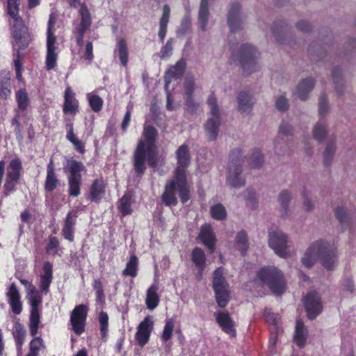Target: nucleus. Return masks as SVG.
<instances>
[{
  "instance_id": "obj_21",
  "label": "nucleus",
  "mask_w": 356,
  "mask_h": 356,
  "mask_svg": "<svg viewBox=\"0 0 356 356\" xmlns=\"http://www.w3.org/2000/svg\"><path fill=\"white\" fill-rule=\"evenodd\" d=\"M42 274L40 277L39 288L42 293L47 294L53 280V265L49 261H44L42 268Z\"/></svg>"
},
{
  "instance_id": "obj_41",
  "label": "nucleus",
  "mask_w": 356,
  "mask_h": 356,
  "mask_svg": "<svg viewBox=\"0 0 356 356\" xmlns=\"http://www.w3.org/2000/svg\"><path fill=\"white\" fill-rule=\"evenodd\" d=\"M138 271V259L136 255H131L126 264L125 268L122 270L124 276L135 277Z\"/></svg>"
},
{
  "instance_id": "obj_55",
  "label": "nucleus",
  "mask_w": 356,
  "mask_h": 356,
  "mask_svg": "<svg viewBox=\"0 0 356 356\" xmlns=\"http://www.w3.org/2000/svg\"><path fill=\"white\" fill-rule=\"evenodd\" d=\"M328 111L327 95L324 92L319 97L318 112L321 117H324Z\"/></svg>"
},
{
  "instance_id": "obj_18",
  "label": "nucleus",
  "mask_w": 356,
  "mask_h": 356,
  "mask_svg": "<svg viewBox=\"0 0 356 356\" xmlns=\"http://www.w3.org/2000/svg\"><path fill=\"white\" fill-rule=\"evenodd\" d=\"M79 101L75 98V93L71 87L65 88L63 111L64 114H71L73 117L79 112Z\"/></svg>"
},
{
  "instance_id": "obj_1",
  "label": "nucleus",
  "mask_w": 356,
  "mask_h": 356,
  "mask_svg": "<svg viewBox=\"0 0 356 356\" xmlns=\"http://www.w3.org/2000/svg\"><path fill=\"white\" fill-rule=\"evenodd\" d=\"M177 158L178 161L174 172V178L165 183L164 191L161 197L162 202L167 207L177 205V191L182 204H186L191 197L190 186L186 177L191 157Z\"/></svg>"
},
{
  "instance_id": "obj_10",
  "label": "nucleus",
  "mask_w": 356,
  "mask_h": 356,
  "mask_svg": "<svg viewBox=\"0 0 356 356\" xmlns=\"http://www.w3.org/2000/svg\"><path fill=\"white\" fill-rule=\"evenodd\" d=\"M242 161L240 157H232L228 163L227 184L234 188H240L245 184V180L241 177Z\"/></svg>"
},
{
  "instance_id": "obj_57",
  "label": "nucleus",
  "mask_w": 356,
  "mask_h": 356,
  "mask_svg": "<svg viewBox=\"0 0 356 356\" xmlns=\"http://www.w3.org/2000/svg\"><path fill=\"white\" fill-rule=\"evenodd\" d=\"M291 200V194L287 191H282L279 195V202L285 213L287 212L289 203Z\"/></svg>"
},
{
  "instance_id": "obj_28",
  "label": "nucleus",
  "mask_w": 356,
  "mask_h": 356,
  "mask_svg": "<svg viewBox=\"0 0 356 356\" xmlns=\"http://www.w3.org/2000/svg\"><path fill=\"white\" fill-rule=\"evenodd\" d=\"M237 99L238 111L241 113H249L254 105L252 96L246 92L242 91L238 94Z\"/></svg>"
},
{
  "instance_id": "obj_27",
  "label": "nucleus",
  "mask_w": 356,
  "mask_h": 356,
  "mask_svg": "<svg viewBox=\"0 0 356 356\" xmlns=\"http://www.w3.org/2000/svg\"><path fill=\"white\" fill-rule=\"evenodd\" d=\"M59 184L56 173L54 172L53 161L51 159L47 165V177L44 183V189L47 192H52L54 191Z\"/></svg>"
},
{
  "instance_id": "obj_53",
  "label": "nucleus",
  "mask_w": 356,
  "mask_h": 356,
  "mask_svg": "<svg viewBox=\"0 0 356 356\" xmlns=\"http://www.w3.org/2000/svg\"><path fill=\"white\" fill-rule=\"evenodd\" d=\"M174 322L172 319L168 320L165 322L164 329L161 335V339L163 341H168L170 340L172 335V332L174 329Z\"/></svg>"
},
{
  "instance_id": "obj_13",
  "label": "nucleus",
  "mask_w": 356,
  "mask_h": 356,
  "mask_svg": "<svg viewBox=\"0 0 356 356\" xmlns=\"http://www.w3.org/2000/svg\"><path fill=\"white\" fill-rule=\"evenodd\" d=\"M287 236L282 232L269 233L268 245L281 257H286L287 252Z\"/></svg>"
},
{
  "instance_id": "obj_29",
  "label": "nucleus",
  "mask_w": 356,
  "mask_h": 356,
  "mask_svg": "<svg viewBox=\"0 0 356 356\" xmlns=\"http://www.w3.org/2000/svg\"><path fill=\"white\" fill-rule=\"evenodd\" d=\"M133 194L130 191L125 192L119 200L118 209L123 216L131 215L133 212L131 204L134 202Z\"/></svg>"
},
{
  "instance_id": "obj_7",
  "label": "nucleus",
  "mask_w": 356,
  "mask_h": 356,
  "mask_svg": "<svg viewBox=\"0 0 356 356\" xmlns=\"http://www.w3.org/2000/svg\"><path fill=\"white\" fill-rule=\"evenodd\" d=\"M207 104L210 108L211 117L205 124V130L209 140H215L218 136L220 124L219 108L213 92L209 95Z\"/></svg>"
},
{
  "instance_id": "obj_38",
  "label": "nucleus",
  "mask_w": 356,
  "mask_h": 356,
  "mask_svg": "<svg viewBox=\"0 0 356 356\" xmlns=\"http://www.w3.org/2000/svg\"><path fill=\"white\" fill-rule=\"evenodd\" d=\"M15 99L18 109L24 112L30 104V99L25 88H20L15 92Z\"/></svg>"
},
{
  "instance_id": "obj_17",
  "label": "nucleus",
  "mask_w": 356,
  "mask_h": 356,
  "mask_svg": "<svg viewBox=\"0 0 356 356\" xmlns=\"http://www.w3.org/2000/svg\"><path fill=\"white\" fill-rule=\"evenodd\" d=\"M197 238L211 252H214L216 249V237L211 225L204 224L201 226Z\"/></svg>"
},
{
  "instance_id": "obj_16",
  "label": "nucleus",
  "mask_w": 356,
  "mask_h": 356,
  "mask_svg": "<svg viewBox=\"0 0 356 356\" xmlns=\"http://www.w3.org/2000/svg\"><path fill=\"white\" fill-rule=\"evenodd\" d=\"M77 217V211L72 209L68 211L64 220L62 235L65 239L70 242H73L74 240V227Z\"/></svg>"
},
{
  "instance_id": "obj_39",
  "label": "nucleus",
  "mask_w": 356,
  "mask_h": 356,
  "mask_svg": "<svg viewBox=\"0 0 356 356\" xmlns=\"http://www.w3.org/2000/svg\"><path fill=\"white\" fill-rule=\"evenodd\" d=\"M118 56L121 65L127 67L129 61L128 47L125 39L119 38L117 41Z\"/></svg>"
},
{
  "instance_id": "obj_15",
  "label": "nucleus",
  "mask_w": 356,
  "mask_h": 356,
  "mask_svg": "<svg viewBox=\"0 0 356 356\" xmlns=\"http://www.w3.org/2000/svg\"><path fill=\"white\" fill-rule=\"evenodd\" d=\"M153 328V322L149 316H147L139 324L136 333V340L138 345L143 347L149 340L150 334Z\"/></svg>"
},
{
  "instance_id": "obj_36",
  "label": "nucleus",
  "mask_w": 356,
  "mask_h": 356,
  "mask_svg": "<svg viewBox=\"0 0 356 356\" xmlns=\"http://www.w3.org/2000/svg\"><path fill=\"white\" fill-rule=\"evenodd\" d=\"M40 309H31L29 328L31 336L37 335L40 323Z\"/></svg>"
},
{
  "instance_id": "obj_9",
  "label": "nucleus",
  "mask_w": 356,
  "mask_h": 356,
  "mask_svg": "<svg viewBox=\"0 0 356 356\" xmlns=\"http://www.w3.org/2000/svg\"><path fill=\"white\" fill-rule=\"evenodd\" d=\"M84 166L81 163L73 161L68 168V194L71 197H78L81 194V186L82 183L81 172L84 170Z\"/></svg>"
},
{
  "instance_id": "obj_62",
  "label": "nucleus",
  "mask_w": 356,
  "mask_h": 356,
  "mask_svg": "<svg viewBox=\"0 0 356 356\" xmlns=\"http://www.w3.org/2000/svg\"><path fill=\"white\" fill-rule=\"evenodd\" d=\"M186 102V111L191 114H194L196 113L198 104L195 102L193 97H185Z\"/></svg>"
},
{
  "instance_id": "obj_22",
  "label": "nucleus",
  "mask_w": 356,
  "mask_h": 356,
  "mask_svg": "<svg viewBox=\"0 0 356 356\" xmlns=\"http://www.w3.org/2000/svg\"><path fill=\"white\" fill-rule=\"evenodd\" d=\"M8 304L13 314L18 315L22 311V304L20 300V293L15 283H12L7 292Z\"/></svg>"
},
{
  "instance_id": "obj_60",
  "label": "nucleus",
  "mask_w": 356,
  "mask_h": 356,
  "mask_svg": "<svg viewBox=\"0 0 356 356\" xmlns=\"http://www.w3.org/2000/svg\"><path fill=\"white\" fill-rule=\"evenodd\" d=\"M82 58L86 60L92 61L94 58L93 54V44L90 41H87L86 43V48L82 56Z\"/></svg>"
},
{
  "instance_id": "obj_50",
  "label": "nucleus",
  "mask_w": 356,
  "mask_h": 356,
  "mask_svg": "<svg viewBox=\"0 0 356 356\" xmlns=\"http://www.w3.org/2000/svg\"><path fill=\"white\" fill-rule=\"evenodd\" d=\"M58 54L56 53V50H47L45 60L47 70L50 71L55 69Z\"/></svg>"
},
{
  "instance_id": "obj_63",
  "label": "nucleus",
  "mask_w": 356,
  "mask_h": 356,
  "mask_svg": "<svg viewBox=\"0 0 356 356\" xmlns=\"http://www.w3.org/2000/svg\"><path fill=\"white\" fill-rule=\"evenodd\" d=\"M56 38L53 31L47 32V50H56Z\"/></svg>"
},
{
  "instance_id": "obj_11",
  "label": "nucleus",
  "mask_w": 356,
  "mask_h": 356,
  "mask_svg": "<svg viewBox=\"0 0 356 356\" xmlns=\"http://www.w3.org/2000/svg\"><path fill=\"white\" fill-rule=\"evenodd\" d=\"M88 307L81 304L76 305L70 314V323L72 330L77 335H81L85 331Z\"/></svg>"
},
{
  "instance_id": "obj_42",
  "label": "nucleus",
  "mask_w": 356,
  "mask_h": 356,
  "mask_svg": "<svg viewBox=\"0 0 356 356\" xmlns=\"http://www.w3.org/2000/svg\"><path fill=\"white\" fill-rule=\"evenodd\" d=\"M87 99L91 110L95 113L102 111L104 105L103 99L98 95L93 93L87 94Z\"/></svg>"
},
{
  "instance_id": "obj_24",
  "label": "nucleus",
  "mask_w": 356,
  "mask_h": 356,
  "mask_svg": "<svg viewBox=\"0 0 356 356\" xmlns=\"http://www.w3.org/2000/svg\"><path fill=\"white\" fill-rule=\"evenodd\" d=\"M11 93V74L8 70H2L0 71V99L6 100Z\"/></svg>"
},
{
  "instance_id": "obj_34",
  "label": "nucleus",
  "mask_w": 356,
  "mask_h": 356,
  "mask_svg": "<svg viewBox=\"0 0 356 356\" xmlns=\"http://www.w3.org/2000/svg\"><path fill=\"white\" fill-rule=\"evenodd\" d=\"M22 171V165L20 160L19 159H13L10 161L8 165L6 178L19 181L21 177Z\"/></svg>"
},
{
  "instance_id": "obj_51",
  "label": "nucleus",
  "mask_w": 356,
  "mask_h": 356,
  "mask_svg": "<svg viewBox=\"0 0 356 356\" xmlns=\"http://www.w3.org/2000/svg\"><path fill=\"white\" fill-rule=\"evenodd\" d=\"M326 135V127L320 122L317 123L313 129V136L314 139L318 142H322L324 140Z\"/></svg>"
},
{
  "instance_id": "obj_5",
  "label": "nucleus",
  "mask_w": 356,
  "mask_h": 356,
  "mask_svg": "<svg viewBox=\"0 0 356 356\" xmlns=\"http://www.w3.org/2000/svg\"><path fill=\"white\" fill-rule=\"evenodd\" d=\"M232 56H236L240 62L241 66L243 72L247 74H250L259 70L257 60L260 56L257 49L249 44H243L240 47L237 55L234 54V51H232Z\"/></svg>"
},
{
  "instance_id": "obj_25",
  "label": "nucleus",
  "mask_w": 356,
  "mask_h": 356,
  "mask_svg": "<svg viewBox=\"0 0 356 356\" xmlns=\"http://www.w3.org/2000/svg\"><path fill=\"white\" fill-rule=\"evenodd\" d=\"M308 334V330L304 322L301 319H298L293 334V341L298 348H303L305 346Z\"/></svg>"
},
{
  "instance_id": "obj_49",
  "label": "nucleus",
  "mask_w": 356,
  "mask_h": 356,
  "mask_svg": "<svg viewBox=\"0 0 356 356\" xmlns=\"http://www.w3.org/2000/svg\"><path fill=\"white\" fill-rule=\"evenodd\" d=\"M335 216L343 229H345L350 224V217L346 211L341 207H337L335 209Z\"/></svg>"
},
{
  "instance_id": "obj_45",
  "label": "nucleus",
  "mask_w": 356,
  "mask_h": 356,
  "mask_svg": "<svg viewBox=\"0 0 356 356\" xmlns=\"http://www.w3.org/2000/svg\"><path fill=\"white\" fill-rule=\"evenodd\" d=\"M211 217L217 220H223L227 217V211L222 204H216L210 208Z\"/></svg>"
},
{
  "instance_id": "obj_37",
  "label": "nucleus",
  "mask_w": 356,
  "mask_h": 356,
  "mask_svg": "<svg viewBox=\"0 0 356 356\" xmlns=\"http://www.w3.org/2000/svg\"><path fill=\"white\" fill-rule=\"evenodd\" d=\"M191 261L197 268L204 270L206 267V254L204 251L200 248L195 247L191 252Z\"/></svg>"
},
{
  "instance_id": "obj_48",
  "label": "nucleus",
  "mask_w": 356,
  "mask_h": 356,
  "mask_svg": "<svg viewBox=\"0 0 356 356\" xmlns=\"http://www.w3.org/2000/svg\"><path fill=\"white\" fill-rule=\"evenodd\" d=\"M33 339L29 344V352L40 355V350L44 347V341L40 337L32 336Z\"/></svg>"
},
{
  "instance_id": "obj_54",
  "label": "nucleus",
  "mask_w": 356,
  "mask_h": 356,
  "mask_svg": "<svg viewBox=\"0 0 356 356\" xmlns=\"http://www.w3.org/2000/svg\"><path fill=\"white\" fill-rule=\"evenodd\" d=\"M286 28V26H285L284 22L282 21L274 22L273 26L272 27V31L275 38L276 41L278 43H281L282 41V38H280L279 32L283 33Z\"/></svg>"
},
{
  "instance_id": "obj_61",
  "label": "nucleus",
  "mask_w": 356,
  "mask_h": 356,
  "mask_svg": "<svg viewBox=\"0 0 356 356\" xmlns=\"http://www.w3.org/2000/svg\"><path fill=\"white\" fill-rule=\"evenodd\" d=\"M172 38H169L165 44L161 47L160 51L161 58H164L168 57L171 54L172 51Z\"/></svg>"
},
{
  "instance_id": "obj_6",
  "label": "nucleus",
  "mask_w": 356,
  "mask_h": 356,
  "mask_svg": "<svg viewBox=\"0 0 356 356\" xmlns=\"http://www.w3.org/2000/svg\"><path fill=\"white\" fill-rule=\"evenodd\" d=\"M158 131L152 125H145L142 138L138 141L134 156H156Z\"/></svg>"
},
{
  "instance_id": "obj_59",
  "label": "nucleus",
  "mask_w": 356,
  "mask_h": 356,
  "mask_svg": "<svg viewBox=\"0 0 356 356\" xmlns=\"http://www.w3.org/2000/svg\"><path fill=\"white\" fill-rule=\"evenodd\" d=\"M18 181L11 180L10 179L6 178L3 185L4 192L3 195L7 197L11 193H13L16 190L15 185Z\"/></svg>"
},
{
  "instance_id": "obj_23",
  "label": "nucleus",
  "mask_w": 356,
  "mask_h": 356,
  "mask_svg": "<svg viewBox=\"0 0 356 356\" xmlns=\"http://www.w3.org/2000/svg\"><path fill=\"white\" fill-rule=\"evenodd\" d=\"M241 6L239 3L235 2L231 5L227 15V23L232 33H234L241 28V20L240 18V10Z\"/></svg>"
},
{
  "instance_id": "obj_43",
  "label": "nucleus",
  "mask_w": 356,
  "mask_h": 356,
  "mask_svg": "<svg viewBox=\"0 0 356 356\" xmlns=\"http://www.w3.org/2000/svg\"><path fill=\"white\" fill-rule=\"evenodd\" d=\"M332 77L335 85V89L339 96L343 95V88L341 83V69L339 67H334L332 70Z\"/></svg>"
},
{
  "instance_id": "obj_19",
  "label": "nucleus",
  "mask_w": 356,
  "mask_h": 356,
  "mask_svg": "<svg viewBox=\"0 0 356 356\" xmlns=\"http://www.w3.org/2000/svg\"><path fill=\"white\" fill-rule=\"evenodd\" d=\"M106 183L102 177L93 181L90 189L89 195L91 202L99 203L106 194Z\"/></svg>"
},
{
  "instance_id": "obj_4",
  "label": "nucleus",
  "mask_w": 356,
  "mask_h": 356,
  "mask_svg": "<svg viewBox=\"0 0 356 356\" xmlns=\"http://www.w3.org/2000/svg\"><path fill=\"white\" fill-rule=\"evenodd\" d=\"M213 289L217 305L225 308L230 300L229 285L224 276L222 267L217 268L213 274Z\"/></svg>"
},
{
  "instance_id": "obj_52",
  "label": "nucleus",
  "mask_w": 356,
  "mask_h": 356,
  "mask_svg": "<svg viewBox=\"0 0 356 356\" xmlns=\"http://www.w3.org/2000/svg\"><path fill=\"white\" fill-rule=\"evenodd\" d=\"M60 242L57 237L50 236L49 237V241L47 243L45 250L46 252L49 254L56 255L58 252V248L59 247Z\"/></svg>"
},
{
  "instance_id": "obj_8",
  "label": "nucleus",
  "mask_w": 356,
  "mask_h": 356,
  "mask_svg": "<svg viewBox=\"0 0 356 356\" xmlns=\"http://www.w3.org/2000/svg\"><path fill=\"white\" fill-rule=\"evenodd\" d=\"M10 34L13 47L17 49V52L26 49L33 40L32 35L24 20L13 24L10 29Z\"/></svg>"
},
{
  "instance_id": "obj_44",
  "label": "nucleus",
  "mask_w": 356,
  "mask_h": 356,
  "mask_svg": "<svg viewBox=\"0 0 356 356\" xmlns=\"http://www.w3.org/2000/svg\"><path fill=\"white\" fill-rule=\"evenodd\" d=\"M100 325V334L102 339L107 337L108 332V316L106 312L102 311L98 316Z\"/></svg>"
},
{
  "instance_id": "obj_3",
  "label": "nucleus",
  "mask_w": 356,
  "mask_h": 356,
  "mask_svg": "<svg viewBox=\"0 0 356 356\" xmlns=\"http://www.w3.org/2000/svg\"><path fill=\"white\" fill-rule=\"evenodd\" d=\"M257 277L275 295L281 296L286 291L283 273L275 266H264L257 273Z\"/></svg>"
},
{
  "instance_id": "obj_33",
  "label": "nucleus",
  "mask_w": 356,
  "mask_h": 356,
  "mask_svg": "<svg viewBox=\"0 0 356 356\" xmlns=\"http://www.w3.org/2000/svg\"><path fill=\"white\" fill-rule=\"evenodd\" d=\"M158 286L152 284L147 291L145 303L148 309H154L159 304L160 298L157 293Z\"/></svg>"
},
{
  "instance_id": "obj_26",
  "label": "nucleus",
  "mask_w": 356,
  "mask_h": 356,
  "mask_svg": "<svg viewBox=\"0 0 356 356\" xmlns=\"http://www.w3.org/2000/svg\"><path fill=\"white\" fill-rule=\"evenodd\" d=\"M12 335L13 337L17 352L21 353L22 346L25 342L26 330L24 325L20 323L19 320L16 321L14 323Z\"/></svg>"
},
{
  "instance_id": "obj_12",
  "label": "nucleus",
  "mask_w": 356,
  "mask_h": 356,
  "mask_svg": "<svg viewBox=\"0 0 356 356\" xmlns=\"http://www.w3.org/2000/svg\"><path fill=\"white\" fill-rule=\"evenodd\" d=\"M303 303L309 319H315L323 310L320 295L314 291L309 292L303 298Z\"/></svg>"
},
{
  "instance_id": "obj_2",
  "label": "nucleus",
  "mask_w": 356,
  "mask_h": 356,
  "mask_svg": "<svg viewBox=\"0 0 356 356\" xmlns=\"http://www.w3.org/2000/svg\"><path fill=\"white\" fill-rule=\"evenodd\" d=\"M317 259L327 270H333L338 261L337 248L323 240L314 242L305 251L302 263L309 268Z\"/></svg>"
},
{
  "instance_id": "obj_58",
  "label": "nucleus",
  "mask_w": 356,
  "mask_h": 356,
  "mask_svg": "<svg viewBox=\"0 0 356 356\" xmlns=\"http://www.w3.org/2000/svg\"><path fill=\"white\" fill-rule=\"evenodd\" d=\"M146 157H135L134 160V169L135 171L140 175L144 174L146 167L145 161Z\"/></svg>"
},
{
  "instance_id": "obj_30",
  "label": "nucleus",
  "mask_w": 356,
  "mask_h": 356,
  "mask_svg": "<svg viewBox=\"0 0 356 356\" xmlns=\"http://www.w3.org/2000/svg\"><path fill=\"white\" fill-rule=\"evenodd\" d=\"M315 81L312 78L302 80L297 86V95L302 101H305L309 93L313 90Z\"/></svg>"
},
{
  "instance_id": "obj_64",
  "label": "nucleus",
  "mask_w": 356,
  "mask_h": 356,
  "mask_svg": "<svg viewBox=\"0 0 356 356\" xmlns=\"http://www.w3.org/2000/svg\"><path fill=\"white\" fill-rule=\"evenodd\" d=\"M276 108L280 111H285L289 108V102L287 99L281 96L277 99L275 102Z\"/></svg>"
},
{
  "instance_id": "obj_46",
  "label": "nucleus",
  "mask_w": 356,
  "mask_h": 356,
  "mask_svg": "<svg viewBox=\"0 0 356 356\" xmlns=\"http://www.w3.org/2000/svg\"><path fill=\"white\" fill-rule=\"evenodd\" d=\"M30 293L31 309H40L42 304V296L33 284H30Z\"/></svg>"
},
{
  "instance_id": "obj_31",
  "label": "nucleus",
  "mask_w": 356,
  "mask_h": 356,
  "mask_svg": "<svg viewBox=\"0 0 356 356\" xmlns=\"http://www.w3.org/2000/svg\"><path fill=\"white\" fill-rule=\"evenodd\" d=\"M170 8L168 5L163 6V14L159 21V38L161 42H163L167 33L168 24L169 22Z\"/></svg>"
},
{
  "instance_id": "obj_35",
  "label": "nucleus",
  "mask_w": 356,
  "mask_h": 356,
  "mask_svg": "<svg viewBox=\"0 0 356 356\" xmlns=\"http://www.w3.org/2000/svg\"><path fill=\"white\" fill-rule=\"evenodd\" d=\"M234 246L238 251H240L243 257L246 254L249 248V241L248 236L245 231L241 230L237 233L234 241Z\"/></svg>"
},
{
  "instance_id": "obj_56",
  "label": "nucleus",
  "mask_w": 356,
  "mask_h": 356,
  "mask_svg": "<svg viewBox=\"0 0 356 356\" xmlns=\"http://www.w3.org/2000/svg\"><path fill=\"white\" fill-rule=\"evenodd\" d=\"M184 98L193 97V92L195 90V81L193 78L187 79L184 84Z\"/></svg>"
},
{
  "instance_id": "obj_20",
  "label": "nucleus",
  "mask_w": 356,
  "mask_h": 356,
  "mask_svg": "<svg viewBox=\"0 0 356 356\" xmlns=\"http://www.w3.org/2000/svg\"><path fill=\"white\" fill-rule=\"evenodd\" d=\"M186 67V62L184 58L178 60L171 66L165 74V86L168 87L172 79H178L183 76Z\"/></svg>"
},
{
  "instance_id": "obj_47",
  "label": "nucleus",
  "mask_w": 356,
  "mask_h": 356,
  "mask_svg": "<svg viewBox=\"0 0 356 356\" xmlns=\"http://www.w3.org/2000/svg\"><path fill=\"white\" fill-rule=\"evenodd\" d=\"M19 6L18 1H11L7 3V14L14 20V23H17L18 21H23L22 18L19 15Z\"/></svg>"
},
{
  "instance_id": "obj_14",
  "label": "nucleus",
  "mask_w": 356,
  "mask_h": 356,
  "mask_svg": "<svg viewBox=\"0 0 356 356\" xmlns=\"http://www.w3.org/2000/svg\"><path fill=\"white\" fill-rule=\"evenodd\" d=\"M216 321L222 330L229 335L230 337H236V323L230 316L228 312H220L215 314Z\"/></svg>"
},
{
  "instance_id": "obj_32",
  "label": "nucleus",
  "mask_w": 356,
  "mask_h": 356,
  "mask_svg": "<svg viewBox=\"0 0 356 356\" xmlns=\"http://www.w3.org/2000/svg\"><path fill=\"white\" fill-rule=\"evenodd\" d=\"M79 15L80 22L75 28L88 31L92 25V17L88 8L85 4L81 6Z\"/></svg>"
},
{
  "instance_id": "obj_40",
  "label": "nucleus",
  "mask_w": 356,
  "mask_h": 356,
  "mask_svg": "<svg viewBox=\"0 0 356 356\" xmlns=\"http://www.w3.org/2000/svg\"><path fill=\"white\" fill-rule=\"evenodd\" d=\"M209 15L208 0H201L198 19L200 24V28L203 31H206Z\"/></svg>"
}]
</instances>
